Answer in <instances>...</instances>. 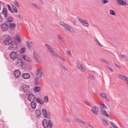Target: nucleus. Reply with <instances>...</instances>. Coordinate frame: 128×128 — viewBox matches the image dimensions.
<instances>
[{"label": "nucleus", "instance_id": "obj_30", "mask_svg": "<svg viewBox=\"0 0 128 128\" xmlns=\"http://www.w3.org/2000/svg\"><path fill=\"white\" fill-rule=\"evenodd\" d=\"M36 116L37 117H40L41 115V111L39 110H36L35 112Z\"/></svg>", "mask_w": 128, "mask_h": 128}, {"label": "nucleus", "instance_id": "obj_33", "mask_svg": "<svg viewBox=\"0 0 128 128\" xmlns=\"http://www.w3.org/2000/svg\"><path fill=\"white\" fill-rule=\"evenodd\" d=\"M52 55L54 56L55 58H57L58 57L59 58V57L60 56L59 54H56L55 53V52H54L52 54Z\"/></svg>", "mask_w": 128, "mask_h": 128}, {"label": "nucleus", "instance_id": "obj_20", "mask_svg": "<svg viewBox=\"0 0 128 128\" xmlns=\"http://www.w3.org/2000/svg\"><path fill=\"white\" fill-rule=\"evenodd\" d=\"M23 58L25 60L28 62H30L32 60L27 55H24Z\"/></svg>", "mask_w": 128, "mask_h": 128}, {"label": "nucleus", "instance_id": "obj_56", "mask_svg": "<svg viewBox=\"0 0 128 128\" xmlns=\"http://www.w3.org/2000/svg\"><path fill=\"white\" fill-rule=\"evenodd\" d=\"M86 125L88 127H91L92 128H94V127L93 126H92L88 124H86Z\"/></svg>", "mask_w": 128, "mask_h": 128}, {"label": "nucleus", "instance_id": "obj_14", "mask_svg": "<svg viewBox=\"0 0 128 128\" xmlns=\"http://www.w3.org/2000/svg\"><path fill=\"white\" fill-rule=\"evenodd\" d=\"M78 18V20L83 25L86 26H88V23L85 20H84L82 18L79 17Z\"/></svg>", "mask_w": 128, "mask_h": 128}, {"label": "nucleus", "instance_id": "obj_2", "mask_svg": "<svg viewBox=\"0 0 128 128\" xmlns=\"http://www.w3.org/2000/svg\"><path fill=\"white\" fill-rule=\"evenodd\" d=\"M33 56L35 60L37 63L40 64L42 62L41 58L35 51L34 52Z\"/></svg>", "mask_w": 128, "mask_h": 128}, {"label": "nucleus", "instance_id": "obj_1", "mask_svg": "<svg viewBox=\"0 0 128 128\" xmlns=\"http://www.w3.org/2000/svg\"><path fill=\"white\" fill-rule=\"evenodd\" d=\"M59 24L61 26H63L66 30L71 32L74 33V32L75 31L73 28L68 25L62 22H60Z\"/></svg>", "mask_w": 128, "mask_h": 128}, {"label": "nucleus", "instance_id": "obj_54", "mask_svg": "<svg viewBox=\"0 0 128 128\" xmlns=\"http://www.w3.org/2000/svg\"><path fill=\"white\" fill-rule=\"evenodd\" d=\"M59 58H60L61 60H63L64 62H65L66 61L65 60V59H64V58H62L61 56H60V57H59Z\"/></svg>", "mask_w": 128, "mask_h": 128}, {"label": "nucleus", "instance_id": "obj_16", "mask_svg": "<svg viewBox=\"0 0 128 128\" xmlns=\"http://www.w3.org/2000/svg\"><path fill=\"white\" fill-rule=\"evenodd\" d=\"M22 77L24 79H28L30 78V76L29 74L28 73H24L22 74Z\"/></svg>", "mask_w": 128, "mask_h": 128}, {"label": "nucleus", "instance_id": "obj_42", "mask_svg": "<svg viewBox=\"0 0 128 128\" xmlns=\"http://www.w3.org/2000/svg\"><path fill=\"white\" fill-rule=\"evenodd\" d=\"M44 101L46 102H47L48 101V96H45L44 98Z\"/></svg>", "mask_w": 128, "mask_h": 128}, {"label": "nucleus", "instance_id": "obj_5", "mask_svg": "<svg viewBox=\"0 0 128 128\" xmlns=\"http://www.w3.org/2000/svg\"><path fill=\"white\" fill-rule=\"evenodd\" d=\"M9 49L14 50L16 49L17 47V45L16 42H12L10 44Z\"/></svg>", "mask_w": 128, "mask_h": 128}, {"label": "nucleus", "instance_id": "obj_48", "mask_svg": "<svg viewBox=\"0 0 128 128\" xmlns=\"http://www.w3.org/2000/svg\"><path fill=\"white\" fill-rule=\"evenodd\" d=\"M85 102L86 103V104H87V105L90 106H92V104L89 102Z\"/></svg>", "mask_w": 128, "mask_h": 128}, {"label": "nucleus", "instance_id": "obj_17", "mask_svg": "<svg viewBox=\"0 0 128 128\" xmlns=\"http://www.w3.org/2000/svg\"><path fill=\"white\" fill-rule=\"evenodd\" d=\"M42 125L45 128H48V122L46 119L42 121Z\"/></svg>", "mask_w": 128, "mask_h": 128}, {"label": "nucleus", "instance_id": "obj_45", "mask_svg": "<svg viewBox=\"0 0 128 128\" xmlns=\"http://www.w3.org/2000/svg\"><path fill=\"white\" fill-rule=\"evenodd\" d=\"M100 96H101L102 97L104 98H106V94L104 93H102L100 94Z\"/></svg>", "mask_w": 128, "mask_h": 128}, {"label": "nucleus", "instance_id": "obj_9", "mask_svg": "<svg viewBox=\"0 0 128 128\" xmlns=\"http://www.w3.org/2000/svg\"><path fill=\"white\" fill-rule=\"evenodd\" d=\"M119 78L122 80L125 81L126 84L128 85V78L126 76H123L121 74H119L118 75Z\"/></svg>", "mask_w": 128, "mask_h": 128}, {"label": "nucleus", "instance_id": "obj_64", "mask_svg": "<svg viewBox=\"0 0 128 128\" xmlns=\"http://www.w3.org/2000/svg\"><path fill=\"white\" fill-rule=\"evenodd\" d=\"M18 16L20 18V14H18Z\"/></svg>", "mask_w": 128, "mask_h": 128}, {"label": "nucleus", "instance_id": "obj_3", "mask_svg": "<svg viewBox=\"0 0 128 128\" xmlns=\"http://www.w3.org/2000/svg\"><path fill=\"white\" fill-rule=\"evenodd\" d=\"M42 114L46 118L48 119L50 118V113L47 112L46 110L45 109H43L42 110Z\"/></svg>", "mask_w": 128, "mask_h": 128}, {"label": "nucleus", "instance_id": "obj_50", "mask_svg": "<svg viewBox=\"0 0 128 128\" xmlns=\"http://www.w3.org/2000/svg\"><path fill=\"white\" fill-rule=\"evenodd\" d=\"M110 123L112 125V126L115 128H116V127L117 126L114 123L112 122H110Z\"/></svg>", "mask_w": 128, "mask_h": 128}, {"label": "nucleus", "instance_id": "obj_63", "mask_svg": "<svg viewBox=\"0 0 128 128\" xmlns=\"http://www.w3.org/2000/svg\"><path fill=\"white\" fill-rule=\"evenodd\" d=\"M40 2H41V3H43V2L42 1V0H40Z\"/></svg>", "mask_w": 128, "mask_h": 128}, {"label": "nucleus", "instance_id": "obj_46", "mask_svg": "<svg viewBox=\"0 0 128 128\" xmlns=\"http://www.w3.org/2000/svg\"><path fill=\"white\" fill-rule=\"evenodd\" d=\"M67 53L68 54V56H72V54L70 51V50L68 51Z\"/></svg>", "mask_w": 128, "mask_h": 128}, {"label": "nucleus", "instance_id": "obj_19", "mask_svg": "<svg viewBox=\"0 0 128 128\" xmlns=\"http://www.w3.org/2000/svg\"><path fill=\"white\" fill-rule=\"evenodd\" d=\"M45 46L49 50L52 54L54 52L53 50L52 49V47L49 44H45Z\"/></svg>", "mask_w": 128, "mask_h": 128}, {"label": "nucleus", "instance_id": "obj_34", "mask_svg": "<svg viewBox=\"0 0 128 128\" xmlns=\"http://www.w3.org/2000/svg\"><path fill=\"white\" fill-rule=\"evenodd\" d=\"M32 6L35 7L38 10L40 9L39 6L38 5L34 3H32Z\"/></svg>", "mask_w": 128, "mask_h": 128}, {"label": "nucleus", "instance_id": "obj_8", "mask_svg": "<svg viewBox=\"0 0 128 128\" xmlns=\"http://www.w3.org/2000/svg\"><path fill=\"white\" fill-rule=\"evenodd\" d=\"M8 26L6 22H4L1 25L2 30L4 31L7 30L8 29Z\"/></svg>", "mask_w": 128, "mask_h": 128}, {"label": "nucleus", "instance_id": "obj_40", "mask_svg": "<svg viewBox=\"0 0 128 128\" xmlns=\"http://www.w3.org/2000/svg\"><path fill=\"white\" fill-rule=\"evenodd\" d=\"M8 10L12 13H13V11L9 4L7 5Z\"/></svg>", "mask_w": 128, "mask_h": 128}, {"label": "nucleus", "instance_id": "obj_60", "mask_svg": "<svg viewBox=\"0 0 128 128\" xmlns=\"http://www.w3.org/2000/svg\"><path fill=\"white\" fill-rule=\"evenodd\" d=\"M66 121L68 122H69L70 121V120L68 118H67L66 119Z\"/></svg>", "mask_w": 128, "mask_h": 128}, {"label": "nucleus", "instance_id": "obj_59", "mask_svg": "<svg viewBox=\"0 0 128 128\" xmlns=\"http://www.w3.org/2000/svg\"><path fill=\"white\" fill-rule=\"evenodd\" d=\"M63 68L66 70L67 71L68 70V69L66 68L64 66H62Z\"/></svg>", "mask_w": 128, "mask_h": 128}, {"label": "nucleus", "instance_id": "obj_22", "mask_svg": "<svg viewBox=\"0 0 128 128\" xmlns=\"http://www.w3.org/2000/svg\"><path fill=\"white\" fill-rule=\"evenodd\" d=\"M2 13L4 14V17L6 18L8 16L7 10L5 8H4L2 10Z\"/></svg>", "mask_w": 128, "mask_h": 128}, {"label": "nucleus", "instance_id": "obj_4", "mask_svg": "<svg viewBox=\"0 0 128 128\" xmlns=\"http://www.w3.org/2000/svg\"><path fill=\"white\" fill-rule=\"evenodd\" d=\"M10 56V57L12 59L14 60L17 58L18 54L17 52L12 51L11 52Z\"/></svg>", "mask_w": 128, "mask_h": 128}, {"label": "nucleus", "instance_id": "obj_26", "mask_svg": "<svg viewBox=\"0 0 128 128\" xmlns=\"http://www.w3.org/2000/svg\"><path fill=\"white\" fill-rule=\"evenodd\" d=\"M102 114L107 117L110 118V115L106 112V110L102 111Z\"/></svg>", "mask_w": 128, "mask_h": 128}, {"label": "nucleus", "instance_id": "obj_28", "mask_svg": "<svg viewBox=\"0 0 128 128\" xmlns=\"http://www.w3.org/2000/svg\"><path fill=\"white\" fill-rule=\"evenodd\" d=\"M22 62V61L21 60L18 59L16 61V65L19 67L20 66Z\"/></svg>", "mask_w": 128, "mask_h": 128}, {"label": "nucleus", "instance_id": "obj_27", "mask_svg": "<svg viewBox=\"0 0 128 128\" xmlns=\"http://www.w3.org/2000/svg\"><path fill=\"white\" fill-rule=\"evenodd\" d=\"M20 67H21L23 69L25 70L28 67V65L26 63L22 62Z\"/></svg>", "mask_w": 128, "mask_h": 128}, {"label": "nucleus", "instance_id": "obj_31", "mask_svg": "<svg viewBox=\"0 0 128 128\" xmlns=\"http://www.w3.org/2000/svg\"><path fill=\"white\" fill-rule=\"evenodd\" d=\"M31 106L33 109H35L36 106V103L34 102H32Z\"/></svg>", "mask_w": 128, "mask_h": 128}, {"label": "nucleus", "instance_id": "obj_55", "mask_svg": "<svg viewBox=\"0 0 128 128\" xmlns=\"http://www.w3.org/2000/svg\"><path fill=\"white\" fill-rule=\"evenodd\" d=\"M29 42L28 41H27V45L28 47V48H29V49H30V44L29 43Z\"/></svg>", "mask_w": 128, "mask_h": 128}, {"label": "nucleus", "instance_id": "obj_57", "mask_svg": "<svg viewBox=\"0 0 128 128\" xmlns=\"http://www.w3.org/2000/svg\"><path fill=\"white\" fill-rule=\"evenodd\" d=\"M15 4L17 6L18 8L19 7V4L18 3L16 2H15Z\"/></svg>", "mask_w": 128, "mask_h": 128}, {"label": "nucleus", "instance_id": "obj_11", "mask_svg": "<svg viewBox=\"0 0 128 128\" xmlns=\"http://www.w3.org/2000/svg\"><path fill=\"white\" fill-rule=\"evenodd\" d=\"M28 99L31 102H34L36 99V96L32 94H30L29 95Z\"/></svg>", "mask_w": 128, "mask_h": 128}, {"label": "nucleus", "instance_id": "obj_44", "mask_svg": "<svg viewBox=\"0 0 128 128\" xmlns=\"http://www.w3.org/2000/svg\"><path fill=\"white\" fill-rule=\"evenodd\" d=\"M101 60L102 62L107 64L108 65H109V64H110L108 62V61L105 60L104 59H102Z\"/></svg>", "mask_w": 128, "mask_h": 128}, {"label": "nucleus", "instance_id": "obj_25", "mask_svg": "<svg viewBox=\"0 0 128 128\" xmlns=\"http://www.w3.org/2000/svg\"><path fill=\"white\" fill-rule=\"evenodd\" d=\"M9 24V28L11 29H13L16 26V24L14 23H10Z\"/></svg>", "mask_w": 128, "mask_h": 128}, {"label": "nucleus", "instance_id": "obj_61", "mask_svg": "<svg viewBox=\"0 0 128 128\" xmlns=\"http://www.w3.org/2000/svg\"><path fill=\"white\" fill-rule=\"evenodd\" d=\"M97 41H98V44H99L100 46H102V44H100V43L99 42V41H98V40H97Z\"/></svg>", "mask_w": 128, "mask_h": 128}, {"label": "nucleus", "instance_id": "obj_10", "mask_svg": "<svg viewBox=\"0 0 128 128\" xmlns=\"http://www.w3.org/2000/svg\"><path fill=\"white\" fill-rule=\"evenodd\" d=\"M12 40L11 38L10 37H8L4 40V43L6 45L9 44L10 45V44L12 42Z\"/></svg>", "mask_w": 128, "mask_h": 128}, {"label": "nucleus", "instance_id": "obj_36", "mask_svg": "<svg viewBox=\"0 0 128 128\" xmlns=\"http://www.w3.org/2000/svg\"><path fill=\"white\" fill-rule=\"evenodd\" d=\"M50 128H52L53 126V124L52 122L50 120H49L48 121V126Z\"/></svg>", "mask_w": 128, "mask_h": 128}, {"label": "nucleus", "instance_id": "obj_39", "mask_svg": "<svg viewBox=\"0 0 128 128\" xmlns=\"http://www.w3.org/2000/svg\"><path fill=\"white\" fill-rule=\"evenodd\" d=\"M102 122L104 125L105 126L108 125V122L105 120H102Z\"/></svg>", "mask_w": 128, "mask_h": 128}, {"label": "nucleus", "instance_id": "obj_43", "mask_svg": "<svg viewBox=\"0 0 128 128\" xmlns=\"http://www.w3.org/2000/svg\"><path fill=\"white\" fill-rule=\"evenodd\" d=\"M25 51V48L24 47L22 48L20 50V52L22 54L24 53V52Z\"/></svg>", "mask_w": 128, "mask_h": 128}, {"label": "nucleus", "instance_id": "obj_23", "mask_svg": "<svg viewBox=\"0 0 128 128\" xmlns=\"http://www.w3.org/2000/svg\"><path fill=\"white\" fill-rule=\"evenodd\" d=\"M99 104L100 105V108L101 110V111L105 110V109L107 108V107L106 106H105L104 104L100 103H99Z\"/></svg>", "mask_w": 128, "mask_h": 128}, {"label": "nucleus", "instance_id": "obj_7", "mask_svg": "<svg viewBox=\"0 0 128 128\" xmlns=\"http://www.w3.org/2000/svg\"><path fill=\"white\" fill-rule=\"evenodd\" d=\"M91 111L94 114L97 115L98 114V108L96 106H93L92 107Z\"/></svg>", "mask_w": 128, "mask_h": 128}, {"label": "nucleus", "instance_id": "obj_38", "mask_svg": "<svg viewBox=\"0 0 128 128\" xmlns=\"http://www.w3.org/2000/svg\"><path fill=\"white\" fill-rule=\"evenodd\" d=\"M102 3L103 4H106L108 2V0H100Z\"/></svg>", "mask_w": 128, "mask_h": 128}, {"label": "nucleus", "instance_id": "obj_24", "mask_svg": "<svg viewBox=\"0 0 128 128\" xmlns=\"http://www.w3.org/2000/svg\"><path fill=\"white\" fill-rule=\"evenodd\" d=\"M119 56L121 58L126 61H127L128 60V58L126 55H122L121 54L119 55Z\"/></svg>", "mask_w": 128, "mask_h": 128}, {"label": "nucleus", "instance_id": "obj_32", "mask_svg": "<svg viewBox=\"0 0 128 128\" xmlns=\"http://www.w3.org/2000/svg\"><path fill=\"white\" fill-rule=\"evenodd\" d=\"M41 88L40 86H36L34 89V91L36 92H40Z\"/></svg>", "mask_w": 128, "mask_h": 128}, {"label": "nucleus", "instance_id": "obj_35", "mask_svg": "<svg viewBox=\"0 0 128 128\" xmlns=\"http://www.w3.org/2000/svg\"><path fill=\"white\" fill-rule=\"evenodd\" d=\"M39 78L37 77L35 78V83L36 85H39Z\"/></svg>", "mask_w": 128, "mask_h": 128}, {"label": "nucleus", "instance_id": "obj_6", "mask_svg": "<svg viewBox=\"0 0 128 128\" xmlns=\"http://www.w3.org/2000/svg\"><path fill=\"white\" fill-rule=\"evenodd\" d=\"M29 88V86L28 85H24L22 87V91L26 94H29L30 93Z\"/></svg>", "mask_w": 128, "mask_h": 128}, {"label": "nucleus", "instance_id": "obj_37", "mask_svg": "<svg viewBox=\"0 0 128 128\" xmlns=\"http://www.w3.org/2000/svg\"><path fill=\"white\" fill-rule=\"evenodd\" d=\"M58 39L61 43H62L64 44H65V43L64 42V40L60 36H58Z\"/></svg>", "mask_w": 128, "mask_h": 128}, {"label": "nucleus", "instance_id": "obj_51", "mask_svg": "<svg viewBox=\"0 0 128 128\" xmlns=\"http://www.w3.org/2000/svg\"><path fill=\"white\" fill-rule=\"evenodd\" d=\"M16 37L17 40H18L19 42H20L21 41V40H20V38L18 36H17Z\"/></svg>", "mask_w": 128, "mask_h": 128}, {"label": "nucleus", "instance_id": "obj_52", "mask_svg": "<svg viewBox=\"0 0 128 128\" xmlns=\"http://www.w3.org/2000/svg\"><path fill=\"white\" fill-rule=\"evenodd\" d=\"M3 20V18L1 15H0V23L2 22Z\"/></svg>", "mask_w": 128, "mask_h": 128}, {"label": "nucleus", "instance_id": "obj_41", "mask_svg": "<svg viewBox=\"0 0 128 128\" xmlns=\"http://www.w3.org/2000/svg\"><path fill=\"white\" fill-rule=\"evenodd\" d=\"M110 14L112 15L115 16V12L112 10H110Z\"/></svg>", "mask_w": 128, "mask_h": 128}, {"label": "nucleus", "instance_id": "obj_53", "mask_svg": "<svg viewBox=\"0 0 128 128\" xmlns=\"http://www.w3.org/2000/svg\"><path fill=\"white\" fill-rule=\"evenodd\" d=\"M81 120L80 119L76 118L75 120V121L78 122L80 123V122L81 121Z\"/></svg>", "mask_w": 128, "mask_h": 128}, {"label": "nucleus", "instance_id": "obj_13", "mask_svg": "<svg viewBox=\"0 0 128 128\" xmlns=\"http://www.w3.org/2000/svg\"><path fill=\"white\" fill-rule=\"evenodd\" d=\"M36 74L37 77L40 78H41L42 76V71L40 70L37 69L36 72Z\"/></svg>", "mask_w": 128, "mask_h": 128}, {"label": "nucleus", "instance_id": "obj_29", "mask_svg": "<svg viewBox=\"0 0 128 128\" xmlns=\"http://www.w3.org/2000/svg\"><path fill=\"white\" fill-rule=\"evenodd\" d=\"M36 102L41 104H42L44 103V101L40 98H37L36 99Z\"/></svg>", "mask_w": 128, "mask_h": 128}, {"label": "nucleus", "instance_id": "obj_18", "mask_svg": "<svg viewBox=\"0 0 128 128\" xmlns=\"http://www.w3.org/2000/svg\"><path fill=\"white\" fill-rule=\"evenodd\" d=\"M14 18L12 17L8 16L7 18L6 22L7 24H9L13 22Z\"/></svg>", "mask_w": 128, "mask_h": 128}, {"label": "nucleus", "instance_id": "obj_58", "mask_svg": "<svg viewBox=\"0 0 128 128\" xmlns=\"http://www.w3.org/2000/svg\"><path fill=\"white\" fill-rule=\"evenodd\" d=\"M109 69L112 72H113L114 70L112 69V68L110 67L109 68Z\"/></svg>", "mask_w": 128, "mask_h": 128}, {"label": "nucleus", "instance_id": "obj_62", "mask_svg": "<svg viewBox=\"0 0 128 128\" xmlns=\"http://www.w3.org/2000/svg\"><path fill=\"white\" fill-rule=\"evenodd\" d=\"M115 66L118 68H119L120 67V66L119 65L117 64H116Z\"/></svg>", "mask_w": 128, "mask_h": 128}, {"label": "nucleus", "instance_id": "obj_21", "mask_svg": "<svg viewBox=\"0 0 128 128\" xmlns=\"http://www.w3.org/2000/svg\"><path fill=\"white\" fill-rule=\"evenodd\" d=\"M78 68L81 71L84 72L85 70V68L81 64L78 65Z\"/></svg>", "mask_w": 128, "mask_h": 128}, {"label": "nucleus", "instance_id": "obj_12", "mask_svg": "<svg viewBox=\"0 0 128 128\" xmlns=\"http://www.w3.org/2000/svg\"><path fill=\"white\" fill-rule=\"evenodd\" d=\"M119 5L126 6L128 5L127 3L125 2V0H116Z\"/></svg>", "mask_w": 128, "mask_h": 128}, {"label": "nucleus", "instance_id": "obj_15", "mask_svg": "<svg viewBox=\"0 0 128 128\" xmlns=\"http://www.w3.org/2000/svg\"><path fill=\"white\" fill-rule=\"evenodd\" d=\"M21 74L20 71L18 70H15L14 73V74L15 77L17 78L18 77L21 75Z\"/></svg>", "mask_w": 128, "mask_h": 128}, {"label": "nucleus", "instance_id": "obj_47", "mask_svg": "<svg viewBox=\"0 0 128 128\" xmlns=\"http://www.w3.org/2000/svg\"><path fill=\"white\" fill-rule=\"evenodd\" d=\"M80 123H81V124H83V125H86V123L85 122H84V121H83L82 120H81V121H80Z\"/></svg>", "mask_w": 128, "mask_h": 128}, {"label": "nucleus", "instance_id": "obj_49", "mask_svg": "<svg viewBox=\"0 0 128 128\" xmlns=\"http://www.w3.org/2000/svg\"><path fill=\"white\" fill-rule=\"evenodd\" d=\"M13 9L14 10V12H15V13L17 12L18 11V10L17 8H16L15 7L14 8H13Z\"/></svg>", "mask_w": 128, "mask_h": 128}]
</instances>
